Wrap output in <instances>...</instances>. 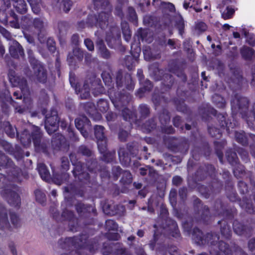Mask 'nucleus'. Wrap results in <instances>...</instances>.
I'll list each match as a JSON object with an SVG mask.
<instances>
[{"label":"nucleus","mask_w":255,"mask_h":255,"mask_svg":"<svg viewBox=\"0 0 255 255\" xmlns=\"http://www.w3.org/2000/svg\"><path fill=\"white\" fill-rule=\"evenodd\" d=\"M110 98L115 107L122 112L124 119L128 121L131 118V111L125 106L131 100V97L129 93L116 92L115 88H111L108 91Z\"/></svg>","instance_id":"1"},{"label":"nucleus","mask_w":255,"mask_h":255,"mask_svg":"<svg viewBox=\"0 0 255 255\" xmlns=\"http://www.w3.org/2000/svg\"><path fill=\"white\" fill-rule=\"evenodd\" d=\"M193 238L196 243L200 246L208 247L211 255H220L217 250L219 243V236L215 233H208L203 236L202 232L198 229L193 231Z\"/></svg>","instance_id":"2"},{"label":"nucleus","mask_w":255,"mask_h":255,"mask_svg":"<svg viewBox=\"0 0 255 255\" xmlns=\"http://www.w3.org/2000/svg\"><path fill=\"white\" fill-rule=\"evenodd\" d=\"M149 71L150 75L155 80H162V84L165 89H170L174 83V78L172 76L168 73H165L162 76L163 71L158 68L157 63H153L149 66Z\"/></svg>","instance_id":"3"},{"label":"nucleus","mask_w":255,"mask_h":255,"mask_svg":"<svg viewBox=\"0 0 255 255\" xmlns=\"http://www.w3.org/2000/svg\"><path fill=\"white\" fill-rule=\"evenodd\" d=\"M249 100L244 97L237 95L232 102V109L236 114H239L246 119L250 111H249Z\"/></svg>","instance_id":"4"},{"label":"nucleus","mask_w":255,"mask_h":255,"mask_svg":"<svg viewBox=\"0 0 255 255\" xmlns=\"http://www.w3.org/2000/svg\"><path fill=\"white\" fill-rule=\"evenodd\" d=\"M31 137L36 151L47 153L49 146V140L42 138L40 128L38 127H33L31 132Z\"/></svg>","instance_id":"5"},{"label":"nucleus","mask_w":255,"mask_h":255,"mask_svg":"<svg viewBox=\"0 0 255 255\" xmlns=\"http://www.w3.org/2000/svg\"><path fill=\"white\" fill-rule=\"evenodd\" d=\"M69 157L72 165L74 166L72 173L75 178L81 182H88L90 176L89 173L84 171V164L76 159L74 154L71 153Z\"/></svg>","instance_id":"6"},{"label":"nucleus","mask_w":255,"mask_h":255,"mask_svg":"<svg viewBox=\"0 0 255 255\" xmlns=\"http://www.w3.org/2000/svg\"><path fill=\"white\" fill-rule=\"evenodd\" d=\"M0 166L5 168L7 169V173L10 177L13 176V180L15 177L19 176L20 173V169L14 165L12 161L7 156L0 151Z\"/></svg>","instance_id":"7"},{"label":"nucleus","mask_w":255,"mask_h":255,"mask_svg":"<svg viewBox=\"0 0 255 255\" xmlns=\"http://www.w3.org/2000/svg\"><path fill=\"white\" fill-rule=\"evenodd\" d=\"M165 144L172 151L181 152L186 151L189 148L187 141L185 139L170 137L165 140Z\"/></svg>","instance_id":"8"},{"label":"nucleus","mask_w":255,"mask_h":255,"mask_svg":"<svg viewBox=\"0 0 255 255\" xmlns=\"http://www.w3.org/2000/svg\"><path fill=\"white\" fill-rule=\"evenodd\" d=\"M58 122L57 112L56 110H52L50 115H46L45 128L48 134H51L57 130L58 128Z\"/></svg>","instance_id":"9"},{"label":"nucleus","mask_w":255,"mask_h":255,"mask_svg":"<svg viewBox=\"0 0 255 255\" xmlns=\"http://www.w3.org/2000/svg\"><path fill=\"white\" fill-rule=\"evenodd\" d=\"M104 129L105 128L102 126L96 125L94 127L95 135L97 139L98 148L102 153H105L107 150V141Z\"/></svg>","instance_id":"10"},{"label":"nucleus","mask_w":255,"mask_h":255,"mask_svg":"<svg viewBox=\"0 0 255 255\" xmlns=\"http://www.w3.org/2000/svg\"><path fill=\"white\" fill-rule=\"evenodd\" d=\"M195 204L197 205L194 206V210L196 213L195 220L197 222L203 220V222L207 223L210 217L209 208L206 206L203 207L200 203V200L197 199L194 201Z\"/></svg>","instance_id":"11"},{"label":"nucleus","mask_w":255,"mask_h":255,"mask_svg":"<svg viewBox=\"0 0 255 255\" xmlns=\"http://www.w3.org/2000/svg\"><path fill=\"white\" fill-rule=\"evenodd\" d=\"M0 145L3 149L11 155H13L17 159H20L22 157V151L20 147L15 145L13 147L8 142L0 138Z\"/></svg>","instance_id":"12"},{"label":"nucleus","mask_w":255,"mask_h":255,"mask_svg":"<svg viewBox=\"0 0 255 255\" xmlns=\"http://www.w3.org/2000/svg\"><path fill=\"white\" fill-rule=\"evenodd\" d=\"M1 194L10 205L13 206H18L20 205V197L13 190L8 188H5L2 191Z\"/></svg>","instance_id":"13"},{"label":"nucleus","mask_w":255,"mask_h":255,"mask_svg":"<svg viewBox=\"0 0 255 255\" xmlns=\"http://www.w3.org/2000/svg\"><path fill=\"white\" fill-rule=\"evenodd\" d=\"M83 237L68 238L63 241V245H61V248L63 249H70L72 248L74 249L82 248L85 247L86 241H83Z\"/></svg>","instance_id":"14"},{"label":"nucleus","mask_w":255,"mask_h":255,"mask_svg":"<svg viewBox=\"0 0 255 255\" xmlns=\"http://www.w3.org/2000/svg\"><path fill=\"white\" fill-rule=\"evenodd\" d=\"M9 52L10 55L15 59L24 56V50L22 46L15 40L9 42Z\"/></svg>","instance_id":"15"},{"label":"nucleus","mask_w":255,"mask_h":255,"mask_svg":"<svg viewBox=\"0 0 255 255\" xmlns=\"http://www.w3.org/2000/svg\"><path fill=\"white\" fill-rule=\"evenodd\" d=\"M5 102L9 103L15 107L16 112L19 114H23L26 111L28 107L27 106L26 108L25 107H21V106H16L15 105L16 103L12 99L11 95H10L9 91L7 90H5L4 92L1 93L0 95V103L2 104Z\"/></svg>","instance_id":"16"},{"label":"nucleus","mask_w":255,"mask_h":255,"mask_svg":"<svg viewBox=\"0 0 255 255\" xmlns=\"http://www.w3.org/2000/svg\"><path fill=\"white\" fill-rule=\"evenodd\" d=\"M103 210L106 214L111 216L116 215L122 216L124 214L126 209L122 205H112L109 204H105L103 206Z\"/></svg>","instance_id":"17"},{"label":"nucleus","mask_w":255,"mask_h":255,"mask_svg":"<svg viewBox=\"0 0 255 255\" xmlns=\"http://www.w3.org/2000/svg\"><path fill=\"white\" fill-rule=\"evenodd\" d=\"M75 207L77 213L81 217H87L91 213L96 214V209L91 205L78 203L75 205Z\"/></svg>","instance_id":"18"},{"label":"nucleus","mask_w":255,"mask_h":255,"mask_svg":"<svg viewBox=\"0 0 255 255\" xmlns=\"http://www.w3.org/2000/svg\"><path fill=\"white\" fill-rule=\"evenodd\" d=\"M97 82L94 80H87L85 81L82 88H80L78 92L82 99H87L90 97V90L95 86Z\"/></svg>","instance_id":"19"},{"label":"nucleus","mask_w":255,"mask_h":255,"mask_svg":"<svg viewBox=\"0 0 255 255\" xmlns=\"http://www.w3.org/2000/svg\"><path fill=\"white\" fill-rule=\"evenodd\" d=\"M8 76L9 81L13 86H18L21 91L26 90L27 81L23 77L15 76L12 72L10 73Z\"/></svg>","instance_id":"20"},{"label":"nucleus","mask_w":255,"mask_h":255,"mask_svg":"<svg viewBox=\"0 0 255 255\" xmlns=\"http://www.w3.org/2000/svg\"><path fill=\"white\" fill-rule=\"evenodd\" d=\"M32 78L40 83H45L47 78L46 70L42 65L36 67L34 69V75Z\"/></svg>","instance_id":"21"},{"label":"nucleus","mask_w":255,"mask_h":255,"mask_svg":"<svg viewBox=\"0 0 255 255\" xmlns=\"http://www.w3.org/2000/svg\"><path fill=\"white\" fill-rule=\"evenodd\" d=\"M233 229L236 234L246 237L249 236L252 231L251 228L237 221L233 223Z\"/></svg>","instance_id":"22"},{"label":"nucleus","mask_w":255,"mask_h":255,"mask_svg":"<svg viewBox=\"0 0 255 255\" xmlns=\"http://www.w3.org/2000/svg\"><path fill=\"white\" fill-rule=\"evenodd\" d=\"M235 137L236 140L243 145L248 144L251 140L255 142V135L253 134H249L247 136L244 132H236Z\"/></svg>","instance_id":"23"},{"label":"nucleus","mask_w":255,"mask_h":255,"mask_svg":"<svg viewBox=\"0 0 255 255\" xmlns=\"http://www.w3.org/2000/svg\"><path fill=\"white\" fill-rule=\"evenodd\" d=\"M0 129H3L6 134L10 137H14L15 133H16V136L19 138V135L16 128L13 127L9 122H2L0 120Z\"/></svg>","instance_id":"24"},{"label":"nucleus","mask_w":255,"mask_h":255,"mask_svg":"<svg viewBox=\"0 0 255 255\" xmlns=\"http://www.w3.org/2000/svg\"><path fill=\"white\" fill-rule=\"evenodd\" d=\"M96 45L98 48L100 55L104 59H109L111 57V53L107 48L102 39L98 38L96 41Z\"/></svg>","instance_id":"25"},{"label":"nucleus","mask_w":255,"mask_h":255,"mask_svg":"<svg viewBox=\"0 0 255 255\" xmlns=\"http://www.w3.org/2000/svg\"><path fill=\"white\" fill-rule=\"evenodd\" d=\"M64 137L60 134H55L52 138L51 144L54 149L59 150L62 144L65 142Z\"/></svg>","instance_id":"26"},{"label":"nucleus","mask_w":255,"mask_h":255,"mask_svg":"<svg viewBox=\"0 0 255 255\" xmlns=\"http://www.w3.org/2000/svg\"><path fill=\"white\" fill-rule=\"evenodd\" d=\"M221 224L220 232L221 235L226 239H229L232 235V231L230 226L226 221L218 222Z\"/></svg>","instance_id":"27"},{"label":"nucleus","mask_w":255,"mask_h":255,"mask_svg":"<svg viewBox=\"0 0 255 255\" xmlns=\"http://www.w3.org/2000/svg\"><path fill=\"white\" fill-rule=\"evenodd\" d=\"M242 57L246 60H251L255 58V51L251 48L244 46L240 50Z\"/></svg>","instance_id":"28"},{"label":"nucleus","mask_w":255,"mask_h":255,"mask_svg":"<svg viewBox=\"0 0 255 255\" xmlns=\"http://www.w3.org/2000/svg\"><path fill=\"white\" fill-rule=\"evenodd\" d=\"M110 15V14L108 12H101L97 16L99 26L102 29H104L107 27Z\"/></svg>","instance_id":"29"},{"label":"nucleus","mask_w":255,"mask_h":255,"mask_svg":"<svg viewBox=\"0 0 255 255\" xmlns=\"http://www.w3.org/2000/svg\"><path fill=\"white\" fill-rule=\"evenodd\" d=\"M168 69L169 72L176 74L178 77H183L184 79H186L182 71L179 68L175 62L172 61L170 62L168 66Z\"/></svg>","instance_id":"30"},{"label":"nucleus","mask_w":255,"mask_h":255,"mask_svg":"<svg viewBox=\"0 0 255 255\" xmlns=\"http://www.w3.org/2000/svg\"><path fill=\"white\" fill-rule=\"evenodd\" d=\"M37 169L41 178L45 181H48L50 179V173L46 165L41 163L37 165Z\"/></svg>","instance_id":"31"},{"label":"nucleus","mask_w":255,"mask_h":255,"mask_svg":"<svg viewBox=\"0 0 255 255\" xmlns=\"http://www.w3.org/2000/svg\"><path fill=\"white\" fill-rule=\"evenodd\" d=\"M13 6L17 12L23 14L27 11L26 4L24 0H12Z\"/></svg>","instance_id":"32"},{"label":"nucleus","mask_w":255,"mask_h":255,"mask_svg":"<svg viewBox=\"0 0 255 255\" xmlns=\"http://www.w3.org/2000/svg\"><path fill=\"white\" fill-rule=\"evenodd\" d=\"M8 224L7 211L3 206L0 204V227L7 226Z\"/></svg>","instance_id":"33"},{"label":"nucleus","mask_w":255,"mask_h":255,"mask_svg":"<svg viewBox=\"0 0 255 255\" xmlns=\"http://www.w3.org/2000/svg\"><path fill=\"white\" fill-rule=\"evenodd\" d=\"M121 27L125 39L127 41H128L131 35L128 24L126 21H122L121 22Z\"/></svg>","instance_id":"34"},{"label":"nucleus","mask_w":255,"mask_h":255,"mask_svg":"<svg viewBox=\"0 0 255 255\" xmlns=\"http://www.w3.org/2000/svg\"><path fill=\"white\" fill-rule=\"evenodd\" d=\"M226 157L229 162L232 165H236L238 162V158L235 152L228 149L226 153Z\"/></svg>","instance_id":"35"},{"label":"nucleus","mask_w":255,"mask_h":255,"mask_svg":"<svg viewBox=\"0 0 255 255\" xmlns=\"http://www.w3.org/2000/svg\"><path fill=\"white\" fill-rule=\"evenodd\" d=\"M69 28V25L66 22L61 21L58 23V29L59 38H62L66 35Z\"/></svg>","instance_id":"36"},{"label":"nucleus","mask_w":255,"mask_h":255,"mask_svg":"<svg viewBox=\"0 0 255 255\" xmlns=\"http://www.w3.org/2000/svg\"><path fill=\"white\" fill-rule=\"evenodd\" d=\"M169 221L170 223L167 225L169 227V230L170 231L171 236L175 238L178 237L179 236V232L176 223L172 220H169Z\"/></svg>","instance_id":"37"},{"label":"nucleus","mask_w":255,"mask_h":255,"mask_svg":"<svg viewBox=\"0 0 255 255\" xmlns=\"http://www.w3.org/2000/svg\"><path fill=\"white\" fill-rule=\"evenodd\" d=\"M33 24L34 28L39 33L44 31L46 26L44 21L39 18H35L33 21Z\"/></svg>","instance_id":"38"},{"label":"nucleus","mask_w":255,"mask_h":255,"mask_svg":"<svg viewBox=\"0 0 255 255\" xmlns=\"http://www.w3.org/2000/svg\"><path fill=\"white\" fill-rule=\"evenodd\" d=\"M124 6V2L121 0H118L114 11V14L116 16H119L122 20L124 18V13L123 12Z\"/></svg>","instance_id":"39"},{"label":"nucleus","mask_w":255,"mask_h":255,"mask_svg":"<svg viewBox=\"0 0 255 255\" xmlns=\"http://www.w3.org/2000/svg\"><path fill=\"white\" fill-rule=\"evenodd\" d=\"M217 250L227 255H231L232 253V250L229 246L222 241H219L217 246Z\"/></svg>","instance_id":"40"},{"label":"nucleus","mask_w":255,"mask_h":255,"mask_svg":"<svg viewBox=\"0 0 255 255\" xmlns=\"http://www.w3.org/2000/svg\"><path fill=\"white\" fill-rule=\"evenodd\" d=\"M159 120L162 125L165 126L170 122V117L169 112L163 109L159 115Z\"/></svg>","instance_id":"41"},{"label":"nucleus","mask_w":255,"mask_h":255,"mask_svg":"<svg viewBox=\"0 0 255 255\" xmlns=\"http://www.w3.org/2000/svg\"><path fill=\"white\" fill-rule=\"evenodd\" d=\"M89 122V121L86 117L77 118L75 120V126L78 130L85 128V127L88 125Z\"/></svg>","instance_id":"42"},{"label":"nucleus","mask_w":255,"mask_h":255,"mask_svg":"<svg viewBox=\"0 0 255 255\" xmlns=\"http://www.w3.org/2000/svg\"><path fill=\"white\" fill-rule=\"evenodd\" d=\"M120 159L125 165L128 164L130 162V157L128 154L126 152L124 148H120L118 151Z\"/></svg>","instance_id":"43"},{"label":"nucleus","mask_w":255,"mask_h":255,"mask_svg":"<svg viewBox=\"0 0 255 255\" xmlns=\"http://www.w3.org/2000/svg\"><path fill=\"white\" fill-rule=\"evenodd\" d=\"M29 3L33 12L39 14L41 11V0H27Z\"/></svg>","instance_id":"44"},{"label":"nucleus","mask_w":255,"mask_h":255,"mask_svg":"<svg viewBox=\"0 0 255 255\" xmlns=\"http://www.w3.org/2000/svg\"><path fill=\"white\" fill-rule=\"evenodd\" d=\"M213 103L219 108H223L225 107L226 102L224 99L218 94H214L212 97Z\"/></svg>","instance_id":"45"},{"label":"nucleus","mask_w":255,"mask_h":255,"mask_svg":"<svg viewBox=\"0 0 255 255\" xmlns=\"http://www.w3.org/2000/svg\"><path fill=\"white\" fill-rule=\"evenodd\" d=\"M138 112L140 119H145L150 114L149 108L144 104L140 105L138 107Z\"/></svg>","instance_id":"46"},{"label":"nucleus","mask_w":255,"mask_h":255,"mask_svg":"<svg viewBox=\"0 0 255 255\" xmlns=\"http://www.w3.org/2000/svg\"><path fill=\"white\" fill-rule=\"evenodd\" d=\"M132 175L129 171L125 170L122 172L121 182L124 184H129L132 182Z\"/></svg>","instance_id":"47"},{"label":"nucleus","mask_w":255,"mask_h":255,"mask_svg":"<svg viewBox=\"0 0 255 255\" xmlns=\"http://www.w3.org/2000/svg\"><path fill=\"white\" fill-rule=\"evenodd\" d=\"M13 176H10V177L8 176V174L7 175V179L5 177V176L1 174L0 173V188H3L5 187V185L7 184L8 180H11V181H16L18 180V177H15V179L13 180Z\"/></svg>","instance_id":"48"},{"label":"nucleus","mask_w":255,"mask_h":255,"mask_svg":"<svg viewBox=\"0 0 255 255\" xmlns=\"http://www.w3.org/2000/svg\"><path fill=\"white\" fill-rule=\"evenodd\" d=\"M68 175L66 173H63L60 175L56 174L53 177V181L55 184L60 185L68 179Z\"/></svg>","instance_id":"49"},{"label":"nucleus","mask_w":255,"mask_h":255,"mask_svg":"<svg viewBox=\"0 0 255 255\" xmlns=\"http://www.w3.org/2000/svg\"><path fill=\"white\" fill-rule=\"evenodd\" d=\"M30 136L27 130L25 129L20 137V140L22 144L24 145H28L31 141Z\"/></svg>","instance_id":"50"},{"label":"nucleus","mask_w":255,"mask_h":255,"mask_svg":"<svg viewBox=\"0 0 255 255\" xmlns=\"http://www.w3.org/2000/svg\"><path fill=\"white\" fill-rule=\"evenodd\" d=\"M27 54L28 56L29 62L32 66L33 69H35L36 67L41 65L34 57L33 51L29 49L27 50Z\"/></svg>","instance_id":"51"},{"label":"nucleus","mask_w":255,"mask_h":255,"mask_svg":"<svg viewBox=\"0 0 255 255\" xmlns=\"http://www.w3.org/2000/svg\"><path fill=\"white\" fill-rule=\"evenodd\" d=\"M235 13V10L231 7L227 6L226 9L222 12V17L224 19L231 18Z\"/></svg>","instance_id":"52"},{"label":"nucleus","mask_w":255,"mask_h":255,"mask_svg":"<svg viewBox=\"0 0 255 255\" xmlns=\"http://www.w3.org/2000/svg\"><path fill=\"white\" fill-rule=\"evenodd\" d=\"M87 169L89 171L95 172L99 170L97 161L95 159H91L87 163Z\"/></svg>","instance_id":"53"},{"label":"nucleus","mask_w":255,"mask_h":255,"mask_svg":"<svg viewBox=\"0 0 255 255\" xmlns=\"http://www.w3.org/2000/svg\"><path fill=\"white\" fill-rule=\"evenodd\" d=\"M93 1L97 7H101L103 8L107 7L108 9H111V6L108 0H93Z\"/></svg>","instance_id":"54"},{"label":"nucleus","mask_w":255,"mask_h":255,"mask_svg":"<svg viewBox=\"0 0 255 255\" xmlns=\"http://www.w3.org/2000/svg\"><path fill=\"white\" fill-rule=\"evenodd\" d=\"M143 52L146 60H149L150 59H155L159 58L158 55L155 56L152 54L151 49L149 47H145L143 50Z\"/></svg>","instance_id":"55"},{"label":"nucleus","mask_w":255,"mask_h":255,"mask_svg":"<svg viewBox=\"0 0 255 255\" xmlns=\"http://www.w3.org/2000/svg\"><path fill=\"white\" fill-rule=\"evenodd\" d=\"M128 16L129 21L133 23H136L137 17L134 9L129 7L128 9Z\"/></svg>","instance_id":"56"},{"label":"nucleus","mask_w":255,"mask_h":255,"mask_svg":"<svg viewBox=\"0 0 255 255\" xmlns=\"http://www.w3.org/2000/svg\"><path fill=\"white\" fill-rule=\"evenodd\" d=\"M246 121L249 127L255 128V114L254 112H250Z\"/></svg>","instance_id":"57"},{"label":"nucleus","mask_w":255,"mask_h":255,"mask_svg":"<svg viewBox=\"0 0 255 255\" xmlns=\"http://www.w3.org/2000/svg\"><path fill=\"white\" fill-rule=\"evenodd\" d=\"M127 149L131 155L133 156L135 155L137 153L138 151L137 143L135 142L128 143L127 144Z\"/></svg>","instance_id":"58"},{"label":"nucleus","mask_w":255,"mask_h":255,"mask_svg":"<svg viewBox=\"0 0 255 255\" xmlns=\"http://www.w3.org/2000/svg\"><path fill=\"white\" fill-rule=\"evenodd\" d=\"M215 145L216 153L218 156L220 161L221 163H223V154L222 152V149L223 148L222 143L219 142H214Z\"/></svg>","instance_id":"59"},{"label":"nucleus","mask_w":255,"mask_h":255,"mask_svg":"<svg viewBox=\"0 0 255 255\" xmlns=\"http://www.w3.org/2000/svg\"><path fill=\"white\" fill-rule=\"evenodd\" d=\"M78 152L87 156H91L92 155V151L84 145H81L79 147Z\"/></svg>","instance_id":"60"},{"label":"nucleus","mask_w":255,"mask_h":255,"mask_svg":"<svg viewBox=\"0 0 255 255\" xmlns=\"http://www.w3.org/2000/svg\"><path fill=\"white\" fill-rule=\"evenodd\" d=\"M232 84L230 83V86L236 89H239L242 83L243 77L241 75H238L235 78H233Z\"/></svg>","instance_id":"61"},{"label":"nucleus","mask_w":255,"mask_h":255,"mask_svg":"<svg viewBox=\"0 0 255 255\" xmlns=\"http://www.w3.org/2000/svg\"><path fill=\"white\" fill-rule=\"evenodd\" d=\"M106 228L108 231H117L118 229V224L112 220H108L106 222Z\"/></svg>","instance_id":"62"},{"label":"nucleus","mask_w":255,"mask_h":255,"mask_svg":"<svg viewBox=\"0 0 255 255\" xmlns=\"http://www.w3.org/2000/svg\"><path fill=\"white\" fill-rule=\"evenodd\" d=\"M125 79L126 80L125 85L127 89L128 90H132L134 88V83L131 76L128 74H127L125 76Z\"/></svg>","instance_id":"63"},{"label":"nucleus","mask_w":255,"mask_h":255,"mask_svg":"<svg viewBox=\"0 0 255 255\" xmlns=\"http://www.w3.org/2000/svg\"><path fill=\"white\" fill-rule=\"evenodd\" d=\"M144 128L148 131H150L152 129L156 128V123L153 119L149 120L144 124Z\"/></svg>","instance_id":"64"}]
</instances>
